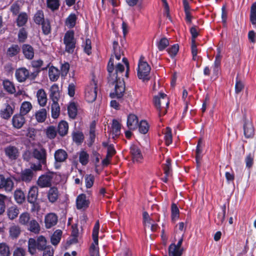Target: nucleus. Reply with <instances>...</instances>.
<instances>
[{
    "label": "nucleus",
    "mask_w": 256,
    "mask_h": 256,
    "mask_svg": "<svg viewBox=\"0 0 256 256\" xmlns=\"http://www.w3.org/2000/svg\"><path fill=\"white\" fill-rule=\"evenodd\" d=\"M96 123L95 121L92 122L90 125V130L89 132V138L90 140V144L92 145L94 141L96 134H95V129H96Z\"/></svg>",
    "instance_id": "obj_47"
},
{
    "label": "nucleus",
    "mask_w": 256,
    "mask_h": 256,
    "mask_svg": "<svg viewBox=\"0 0 256 256\" xmlns=\"http://www.w3.org/2000/svg\"><path fill=\"white\" fill-rule=\"evenodd\" d=\"M58 218L54 213H50L45 216V226L47 228H50L58 222Z\"/></svg>",
    "instance_id": "obj_19"
},
{
    "label": "nucleus",
    "mask_w": 256,
    "mask_h": 256,
    "mask_svg": "<svg viewBox=\"0 0 256 256\" xmlns=\"http://www.w3.org/2000/svg\"><path fill=\"white\" fill-rule=\"evenodd\" d=\"M68 130V124L64 121H62L58 125L57 132L62 136H64L67 134Z\"/></svg>",
    "instance_id": "obj_31"
},
{
    "label": "nucleus",
    "mask_w": 256,
    "mask_h": 256,
    "mask_svg": "<svg viewBox=\"0 0 256 256\" xmlns=\"http://www.w3.org/2000/svg\"><path fill=\"white\" fill-rule=\"evenodd\" d=\"M47 240L43 236H40L36 238H30L28 242V252L32 256L36 254V250L42 251L47 246Z\"/></svg>",
    "instance_id": "obj_2"
},
{
    "label": "nucleus",
    "mask_w": 256,
    "mask_h": 256,
    "mask_svg": "<svg viewBox=\"0 0 256 256\" xmlns=\"http://www.w3.org/2000/svg\"><path fill=\"white\" fill-rule=\"evenodd\" d=\"M52 174L42 175L39 177L37 184L42 188L50 187L52 185Z\"/></svg>",
    "instance_id": "obj_14"
},
{
    "label": "nucleus",
    "mask_w": 256,
    "mask_h": 256,
    "mask_svg": "<svg viewBox=\"0 0 256 256\" xmlns=\"http://www.w3.org/2000/svg\"><path fill=\"white\" fill-rule=\"evenodd\" d=\"M14 110V106L13 104H6L4 107L0 111V116L5 120H8L13 114Z\"/></svg>",
    "instance_id": "obj_13"
},
{
    "label": "nucleus",
    "mask_w": 256,
    "mask_h": 256,
    "mask_svg": "<svg viewBox=\"0 0 256 256\" xmlns=\"http://www.w3.org/2000/svg\"><path fill=\"white\" fill-rule=\"evenodd\" d=\"M65 50L68 53H72L76 48V40L74 37V32L68 30L66 32L64 38Z\"/></svg>",
    "instance_id": "obj_8"
},
{
    "label": "nucleus",
    "mask_w": 256,
    "mask_h": 256,
    "mask_svg": "<svg viewBox=\"0 0 256 256\" xmlns=\"http://www.w3.org/2000/svg\"><path fill=\"white\" fill-rule=\"evenodd\" d=\"M14 198L17 203L22 204L26 200L24 192L20 190H16L14 192Z\"/></svg>",
    "instance_id": "obj_40"
},
{
    "label": "nucleus",
    "mask_w": 256,
    "mask_h": 256,
    "mask_svg": "<svg viewBox=\"0 0 256 256\" xmlns=\"http://www.w3.org/2000/svg\"><path fill=\"white\" fill-rule=\"evenodd\" d=\"M76 20V16L75 14H71L66 18V24L69 28L74 26Z\"/></svg>",
    "instance_id": "obj_53"
},
{
    "label": "nucleus",
    "mask_w": 256,
    "mask_h": 256,
    "mask_svg": "<svg viewBox=\"0 0 256 256\" xmlns=\"http://www.w3.org/2000/svg\"><path fill=\"white\" fill-rule=\"evenodd\" d=\"M138 125V118L134 114H130L127 120V126L130 130H134L136 128Z\"/></svg>",
    "instance_id": "obj_26"
},
{
    "label": "nucleus",
    "mask_w": 256,
    "mask_h": 256,
    "mask_svg": "<svg viewBox=\"0 0 256 256\" xmlns=\"http://www.w3.org/2000/svg\"><path fill=\"white\" fill-rule=\"evenodd\" d=\"M54 159L56 162H62L68 158L67 152L62 149H59L55 152Z\"/></svg>",
    "instance_id": "obj_27"
},
{
    "label": "nucleus",
    "mask_w": 256,
    "mask_h": 256,
    "mask_svg": "<svg viewBox=\"0 0 256 256\" xmlns=\"http://www.w3.org/2000/svg\"><path fill=\"white\" fill-rule=\"evenodd\" d=\"M62 232L60 230H56L52 236L50 241L53 245L56 246L61 239Z\"/></svg>",
    "instance_id": "obj_43"
},
{
    "label": "nucleus",
    "mask_w": 256,
    "mask_h": 256,
    "mask_svg": "<svg viewBox=\"0 0 256 256\" xmlns=\"http://www.w3.org/2000/svg\"><path fill=\"white\" fill-rule=\"evenodd\" d=\"M26 250L22 247L16 248L13 252V256H26Z\"/></svg>",
    "instance_id": "obj_64"
},
{
    "label": "nucleus",
    "mask_w": 256,
    "mask_h": 256,
    "mask_svg": "<svg viewBox=\"0 0 256 256\" xmlns=\"http://www.w3.org/2000/svg\"><path fill=\"white\" fill-rule=\"evenodd\" d=\"M32 105L30 102H24L21 105L20 114L24 116L28 113V112L32 110Z\"/></svg>",
    "instance_id": "obj_42"
},
{
    "label": "nucleus",
    "mask_w": 256,
    "mask_h": 256,
    "mask_svg": "<svg viewBox=\"0 0 256 256\" xmlns=\"http://www.w3.org/2000/svg\"><path fill=\"white\" fill-rule=\"evenodd\" d=\"M57 132V130L54 126H50L46 129V134L49 138L53 139L56 136Z\"/></svg>",
    "instance_id": "obj_58"
},
{
    "label": "nucleus",
    "mask_w": 256,
    "mask_h": 256,
    "mask_svg": "<svg viewBox=\"0 0 256 256\" xmlns=\"http://www.w3.org/2000/svg\"><path fill=\"white\" fill-rule=\"evenodd\" d=\"M184 249V248L178 247L176 246L174 242L170 244L168 247L169 256H182Z\"/></svg>",
    "instance_id": "obj_21"
},
{
    "label": "nucleus",
    "mask_w": 256,
    "mask_h": 256,
    "mask_svg": "<svg viewBox=\"0 0 256 256\" xmlns=\"http://www.w3.org/2000/svg\"><path fill=\"white\" fill-rule=\"evenodd\" d=\"M60 194L57 188L51 187L46 192V196L50 202L55 203L59 198Z\"/></svg>",
    "instance_id": "obj_15"
},
{
    "label": "nucleus",
    "mask_w": 256,
    "mask_h": 256,
    "mask_svg": "<svg viewBox=\"0 0 256 256\" xmlns=\"http://www.w3.org/2000/svg\"><path fill=\"white\" fill-rule=\"evenodd\" d=\"M48 7L52 10H56L59 7L58 0H47Z\"/></svg>",
    "instance_id": "obj_61"
},
{
    "label": "nucleus",
    "mask_w": 256,
    "mask_h": 256,
    "mask_svg": "<svg viewBox=\"0 0 256 256\" xmlns=\"http://www.w3.org/2000/svg\"><path fill=\"white\" fill-rule=\"evenodd\" d=\"M76 204L78 210L86 209L88 207L90 202L85 194H80L76 198Z\"/></svg>",
    "instance_id": "obj_18"
},
{
    "label": "nucleus",
    "mask_w": 256,
    "mask_h": 256,
    "mask_svg": "<svg viewBox=\"0 0 256 256\" xmlns=\"http://www.w3.org/2000/svg\"><path fill=\"white\" fill-rule=\"evenodd\" d=\"M250 20L253 25L256 24V2L250 7Z\"/></svg>",
    "instance_id": "obj_55"
},
{
    "label": "nucleus",
    "mask_w": 256,
    "mask_h": 256,
    "mask_svg": "<svg viewBox=\"0 0 256 256\" xmlns=\"http://www.w3.org/2000/svg\"><path fill=\"white\" fill-rule=\"evenodd\" d=\"M32 158L38 160V162L46 166V165L47 154L46 150L42 146L34 148L32 152Z\"/></svg>",
    "instance_id": "obj_9"
},
{
    "label": "nucleus",
    "mask_w": 256,
    "mask_h": 256,
    "mask_svg": "<svg viewBox=\"0 0 256 256\" xmlns=\"http://www.w3.org/2000/svg\"><path fill=\"white\" fill-rule=\"evenodd\" d=\"M28 20V16L26 12L19 14L16 20V24L18 27H21L26 24Z\"/></svg>",
    "instance_id": "obj_34"
},
{
    "label": "nucleus",
    "mask_w": 256,
    "mask_h": 256,
    "mask_svg": "<svg viewBox=\"0 0 256 256\" xmlns=\"http://www.w3.org/2000/svg\"><path fill=\"white\" fill-rule=\"evenodd\" d=\"M20 48L17 44H12L7 50L6 54L8 57L12 58L16 56L20 52Z\"/></svg>",
    "instance_id": "obj_33"
},
{
    "label": "nucleus",
    "mask_w": 256,
    "mask_h": 256,
    "mask_svg": "<svg viewBox=\"0 0 256 256\" xmlns=\"http://www.w3.org/2000/svg\"><path fill=\"white\" fill-rule=\"evenodd\" d=\"M6 156L12 160H15L20 155L18 149L15 146L9 145L4 148Z\"/></svg>",
    "instance_id": "obj_11"
},
{
    "label": "nucleus",
    "mask_w": 256,
    "mask_h": 256,
    "mask_svg": "<svg viewBox=\"0 0 256 256\" xmlns=\"http://www.w3.org/2000/svg\"><path fill=\"white\" fill-rule=\"evenodd\" d=\"M154 106L158 112L159 116L166 114L169 105L168 98L166 94L160 93L159 96H155L154 98Z\"/></svg>",
    "instance_id": "obj_3"
},
{
    "label": "nucleus",
    "mask_w": 256,
    "mask_h": 256,
    "mask_svg": "<svg viewBox=\"0 0 256 256\" xmlns=\"http://www.w3.org/2000/svg\"><path fill=\"white\" fill-rule=\"evenodd\" d=\"M47 112L46 108H42L35 114L36 120L39 122H44L46 118Z\"/></svg>",
    "instance_id": "obj_39"
},
{
    "label": "nucleus",
    "mask_w": 256,
    "mask_h": 256,
    "mask_svg": "<svg viewBox=\"0 0 256 256\" xmlns=\"http://www.w3.org/2000/svg\"><path fill=\"white\" fill-rule=\"evenodd\" d=\"M184 232H180L176 231V235L174 238V242L175 243V242L176 241L177 237L178 240V243L176 244V246L182 248V246L184 240Z\"/></svg>",
    "instance_id": "obj_56"
},
{
    "label": "nucleus",
    "mask_w": 256,
    "mask_h": 256,
    "mask_svg": "<svg viewBox=\"0 0 256 256\" xmlns=\"http://www.w3.org/2000/svg\"><path fill=\"white\" fill-rule=\"evenodd\" d=\"M26 120L22 114H16L12 118V124L14 128H20L24 124Z\"/></svg>",
    "instance_id": "obj_20"
},
{
    "label": "nucleus",
    "mask_w": 256,
    "mask_h": 256,
    "mask_svg": "<svg viewBox=\"0 0 256 256\" xmlns=\"http://www.w3.org/2000/svg\"><path fill=\"white\" fill-rule=\"evenodd\" d=\"M89 160V155L85 151H82L80 153L79 160L82 165H86Z\"/></svg>",
    "instance_id": "obj_57"
},
{
    "label": "nucleus",
    "mask_w": 256,
    "mask_h": 256,
    "mask_svg": "<svg viewBox=\"0 0 256 256\" xmlns=\"http://www.w3.org/2000/svg\"><path fill=\"white\" fill-rule=\"evenodd\" d=\"M22 52L25 58L28 60H32L34 57V50L30 44H24L22 46Z\"/></svg>",
    "instance_id": "obj_25"
},
{
    "label": "nucleus",
    "mask_w": 256,
    "mask_h": 256,
    "mask_svg": "<svg viewBox=\"0 0 256 256\" xmlns=\"http://www.w3.org/2000/svg\"><path fill=\"white\" fill-rule=\"evenodd\" d=\"M31 220L30 214L28 212H25L20 214L18 222L21 225L27 226Z\"/></svg>",
    "instance_id": "obj_37"
},
{
    "label": "nucleus",
    "mask_w": 256,
    "mask_h": 256,
    "mask_svg": "<svg viewBox=\"0 0 256 256\" xmlns=\"http://www.w3.org/2000/svg\"><path fill=\"white\" fill-rule=\"evenodd\" d=\"M244 87V83L239 80L238 78L236 80V82L235 85V92L236 94H238L242 90H243Z\"/></svg>",
    "instance_id": "obj_62"
},
{
    "label": "nucleus",
    "mask_w": 256,
    "mask_h": 256,
    "mask_svg": "<svg viewBox=\"0 0 256 256\" xmlns=\"http://www.w3.org/2000/svg\"><path fill=\"white\" fill-rule=\"evenodd\" d=\"M108 71L109 73L108 81L110 84L114 85V90L110 93L111 98L120 99L125 92V84L123 78L124 66L120 63L118 64L114 68V58L112 56L108 62Z\"/></svg>",
    "instance_id": "obj_1"
},
{
    "label": "nucleus",
    "mask_w": 256,
    "mask_h": 256,
    "mask_svg": "<svg viewBox=\"0 0 256 256\" xmlns=\"http://www.w3.org/2000/svg\"><path fill=\"white\" fill-rule=\"evenodd\" d=\"M34 22L38 24H42L46 21L43 12L40 10H38L34 16Z\"/></svg>",
    "instance_id": "obj_51"
},
{
    "label": "nucleus",
    "mask_w": 256,
    "mask_h": 256,
    "mask_svg": "<svg viewBox=\"0 0 256 256\" xmlns=\"http://www.w3.org/2000/svg\"><path fill=\"white\" fill-rule=\"evenodd\" d=\"M130 153L134 162H142L143 159V156L141 152V150L138 146L136 145H132L130 148Z\"/></svg>",
    "instance_id": "obj_16"
},
{
    "label": "nucleus",
    "mask_w": 256,
    "mask_h": 256,
    "mask_svg": "<svg viewBox=\"0 0 256 256\" xmlns=\"http://www.w3.org/2000/svg\"><path fill=\"white\" fill-rule=\"evenodd\" d=\"M22 232L21 228L18 224H12L8 228L9 237L12 240L17 239Z\"/></svg>",
    "instance_id": "obj_17"
},
{
    "label": "nucleus",
    "mask_w": 256,
    "mask_h": 256,
    "mask_svg": "<svg viewBox=\"0 0 256 256\" xmlns=\"http://www.w3.org/2000/svg\"><path fill=\"white\" fill-rule=\"evenodd\" d=\"M34 172L30 168H26L22 171L20 178V180L25 182H30L34 177Z\"/></svg>",
    "instance_id": "obj_22"
},
{
    "label": "nucleus",
    "mask_w": 256,
    "mask_h": 256,
    "mask_svg": "<svg viewBox=\"0 0 256 256\" xmlns=\"http://www.w3.org/2000/svg\"><path fill=\"white\" fill-rule=\"evenodd\" d=\"M28 230L35 234L40 232V227L38 222L34 219L32 218L28 224Z\"/></svg>",
    "instance_id": "obj_28"
},
{
    "label": "nucleus",
    "mask_w": 256,
    "mask_h": 256,
    "mask_svg": "<svg viewBox=\"0 0 256 256\" xmlns=\"http://www.w3.org/2000/svg\"><path fill=\"white\" fill-rule=\"evenodd\" d=\"M164 140L166 146H169L172 142V130L170 128H166L164 131Z\"/></svg>",
    "instance_id": "obj_52"
},
{
    "label": "nucleus",
    "mask_w": 256,
    "mask_h": 256,
    "mask_svg": "<svg viewBox=\"0 0 256 256\" xmlns=\"http://www.w3.org/2000/svg\"><path fill=\"white\" fill-rule=\"evenodd\" d=\"M244 134L246 138H252L254 134V128L252 121L244 118Z\"/></svg>",
    "instance_id": "obj_12"
},
{
    "label": "nucleus",
    "mask_w": 256,
    "mask_h": 256,
    "mask_svg": "<svg viewBox=\"0 0 256 256\" xmlns=\"http://www.w3.org/2000/svg\"><path fill=\"white\" fill-rule=\"evenodd\" d=\"M10 246L5 242L0 243V256H10Z\"/></svg>",
    "instance_id": "obj_44"
},
{
    "label": "nucleus",
    "mask_w": 256,
    "mask_h": 256,
    "mask_svg": "<svg viewBox=\"0 0 256 256\" xmlns=\"http://www.w3.org/2000/svg\"><path fill=\"white\" fill-rule=\"evenodd\" d=\"M169 45V41L166 38H162L157 42V46L159 50L162 51L164 50Z\"/></svg>",
    "instance_id": "obj_54"
},
{
    "label": "nucleus",
    "mask_w": 256,
    "mask_h": 256,
    "mask_svg": "<svg viewBox=\"0 0 256 256\" xmlns=\"http://www.w3.org/2000/svg\"><path fill=\"white\" fill-rule=\"evenodd\" d=\"M21 2L17 1L12 4L10 8V10L14 16H16L19 14L21 10Z\"/></svg>",
    "instance_id": "obj_48"
},
{
    "label": "nucleus",
    "mask_w": 256,
    "mask_h": 256,
    "mask_svg": "<svg viewBox=\"0 0 256 256\" xmlns=\"http://www.w3.org/2000/svg\"><path fill=\"white\" fill-rule=\"evenodd\" d=\"M148 128L149 126L146 121H140L139 124V130L140 132L143 134H145L148 132Z\"/></svg>",
    "instance_id": "obj_60"
},
{
    "label": "nucleus",
    "mask_w": 256,
    "mask_h": 256,
    "mask_svg": "<svg viewBox=\"0 0 256 256\" xmlns=\"http://www.w3.org/2000/svg\"><path fill=\"white\" fill-rule=\"evenodd\" d=\"M255 148H253L251 152H250L246 156L245 158V162L246 167L250 168H251L254 164V157Z\"/></svg>",
    "instance_id": "obj_32"
},
{
    "label": "nucleus",
    "mask_w": 256,
    "mask_h": 256,
    "mask_svg": "<svg viewBox=\"0 0 256 256\" xmlns=\"http://www.w3.org/2000/svg\"><path fill=\"white\" fill-rule=\"evenodd\" d=\"M72 140L78 144H80L84 140V136L82 132L76 131L72 132Z\"/></svg>",
    "instance_id": "obj_45"
},
{
    "label": "nucleus",
    "mask_w": 256,
    "mask_h": 256,
    "mask_svg": "<svg viewBox=\"0 0 256 256\" xmlns=\"http://www.w3.org/2000/svg\"><path fill=\"white\" fill-rule=\"evenodd\" d=\"M100 228V224L98 221L95 224L92 231L93 242L90 248V256H99V252L98 248V236Z\"/></svg>",
    "instance_id": "obj_7"
},
{
    "label": "nucleus",
    "mask_w": 256,
    "mask_h": 256,
    "mask_svg": "<svg viewBox=\"0 0 256 256\" xmlns=\"http://www.w3.org/2000/svg\"><path fill=\"white\" fill-rule=\"evenodd\" d=\"M144 58L141 56L138 65V76L143 80H150L149 74L151 70L148 62L143 61Z\"/></svg>",
    "instance_id": "obj_6"
},
{
    "label": "nucleus",
    "mask_w": 256,
    "mask_h": 256,
    "mask_svg": "<svg viewBox=\"0 0 256 256\" xmlns=\"http://www.w3.org/2000/svg\"><path fill=\"white\" fill-rule=\"evenodd\" d=\"M48 76L51 81H56L60 76V72L58 68L52 66L49 68Z\"/></svg>",
    "instance_id": "obj_35"
},
{
    "label": "nucleus",
    "mask_w": 256,
    "mask_h": 256,
    "mask_svg": "<svg viewBox=\"0 0 256 256\" xmlns=\"http://www.w3.org/2000/svg\"><path fill=\"white\" fill-rule=\"evenodd\" d=\"M98 92L97 82L93 78L85 90V98L88 102H92L96 98Z\"/></svg>",
    "instance_id": "obj_5"
},
{
    "label": "nucleus",
    "mask_w": 256,
    "mask_h": 256,
    "mask_svg": "<svg viewBox=\"0 0 256 256\" xmlns=\"http://www.w3.org/2000/svg\"><path fill=\"white\" fill-rule=\"evenodd\" d=\"M40 71V70H36L30 72L26 68H20L16 70L15 76L17 80L20 82H24L28 79L34 80L37 77Z\"/></svg>",
    "instance_id": "obj_4"
},
{
    "label": "nucleus",
    "mask_w": 256,
    "mask_h": 256,
    "mask_svg": "<svg viewBox=\"0 0 256 256\" xmlns=\"http://www.w3.org/2000/svg\"><path fill=\"white\" fill-rule=\"evenodd\" d=\"M36 97L40 106H44L48 100L47 95L44 90L42 88L38 90L36 92Z\"/></svg>",
    "instance_id": "obj_23"
},
{
    "label": "nucleus",
    "mask_w": 256,
    "mask_h": 256,
    "mask_svg": "<svg viewBox=\"0 0 256 256\" xmlns=\"http://www.w3.org/2000/svg\"><path fill=\"white\" fill-rule=\"evenodd\" d=\"M218 53L216 56V60L214 61V66L213 68L214 72L217 75L219 70V67L220 65L221 62V58L222 56L220 55V48H218L217 49Z\"/></svg>",
    "instance_id": "obj_38"
},
{
    "label": "nucleus",
    "mask_w": 256,
    "mask_h": 256,
    "mask_svg": "<svg viewBox=\"0 0 256 256\" xmlns=\"http://www.w3.org/2000/svg\"><path fill=\"white\" fill-rule=\"evenodd\" d=\"M60 108L58 102H53L52 104V116L54 118H56L60 115Z\"/></svg>",
    "instance_id": "obj_50"
},
{
    "label": "nucleus",
    "mask_w": 256,
    "mask_h": 256,
    "mask_svg": "<svg viewBox=\"0 0 256 256\" xmlns=\"http://www.w3.org/2000/svg\"><path fill=\"white\" fill-rule=\"evenodd\" d=\"M6 213L8 218L11 220H14L18 216L20 210L16 206H14L7 209Z\"/></svg>",
    "instance_id": "obj_30"
},
{
    "label": "nucleus",
    "mask_w": 256,
    "mask_h": 256,
    "mask_svg": "<svg viewBox=\"0 0 256 256\" xmlns=\"http://www.w3.org/2000/svg\"><path fill=\"white\" fill-rule=\"evenodd\" d=\"M68 114L70 118H74L77 115V108L74 102H72L68 108Z\"/></svg>",
    "instance_id": "obj_49"
},
{
    "label": "nucleus",
    "mask_w": 256,
    "mask_h": 256,
    "mask_svg": "<svg viewBox=\"0 0 256 256\" xmlns=\"http://www.w3.org/2000/svg\"><path fill=\"white\" fill-rule=\"evenodd\" d=\"M38 194V189L36 186H32L28 193V202L29 203H33L36 201Z\"/></svg>",
    "instance_id": "obj_24"
},
{
    "label": "nucleus",
    "mask_w": 256,
    "mask_h": 256,
    "mask_svg": "<svg viewBox=\"0 0 256 256\" xmlns=\"http://www.w3.org/2000/svg\"><path fill=\"white\" fill-rule=\"evenodd\" d=\"M28 34L24 28L20 29L18 34V38L20 42H23L26 39Z\"/></svg>",
    "instance_id": "obj_63"
},
{
    "label": "nucleus",
    "mask_w": 256,
    "mask_h": 256,
    "mask_svg": "<svg viewBox=\"0 0 256 256\" xmlns=\"http://www.w3.org/2000/svg\"><path fill=\"white\" fill-rule=\"evenodd\" d=\"M3 86L4 89L10 94H13L16 92L14 84L8 80L3 81Z\"/></svg>",
    "instance_id": "obj_36"
},
{
    "label": "nucleus",
    "mask_w": 256,
    "mask_h": 256,
    "mask_svg": "<svg viewBox=\"0 0 256 256\" xmlns=\"http://www.w3.org/2000/svg\"><path fill=\"white\" fill-rule=\"evenodd\" d=\"M112 134L118 136L120 134L121 124L116 120H113L112 125Z\"/></svg>",
    "instance_id": "obj_41"
},
{
    "label": "nucleus",
    "mask_w": 256,
    "mask_h": 256,
    "mask_svg": "<svg viewBox=\"0 0 256 256\" xmlns=\"http://www.w3.org/2000/svg\"><path fill=\"white\" fill-rule=\"evenodd\" d=\"M222 212L221 213H219L216 218H215V222L218 225L222 224L224 220L225 216L226 213V206L224 205L222 206Z\"/></svg>",
    "instance_id": "obj_46"
},
{
    "label": "nucleus",
    "mask_w": 256,
    "mask_h": 256,
    "mask_svg": "<svg viewBox=\"0 0 256 256\" xmlns=\"http://www.w3.org/2000/svg\"><path fill=\"white\" fill-rule=\"evenodd\" d=\"M41 24L42 26V30L44 34L48 35L50 33L51 26L48 20L46 19V21L42 22Z\"/></svg>",
    "instance_id": "obj_59"
},
{
    "label": "nucleus",
    "mask_w": 256,
    "mask_h": 256,
    "mask_svg": "<svg viewBox=\"0 0 256 256\" xmlns=\"http://www.w3.org/2000/svg\"><path fill=\"white\" fill-rule=\"evenodd\" d=\"M14 188V183L10 178H5L0 174V190H4L7 192H10Z\"/></svg>",
    "instance_id": "obj_10"
},
{
    "label": "nucleus",
    "mask_w": 256,
    "mask_h": 256,
    "mask_svg": "<svg viewBox=\"0 0 256 256\" xmlns=\"http://www.w3.org/2000/svg\"><path fill=\"white\" fill-rule=\"evenodd\" d=\"M50 98L52 102H58L60 98L59 88L57 84H54L50 89Z\"/></svg>",
    "instance_id": "obj_29"
}]
</instances>
